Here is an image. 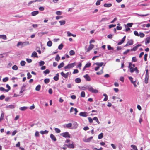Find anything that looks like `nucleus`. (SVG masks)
<instances>
[{"mask_svg": "<svg viewBox=\"0 0 150 150\" xmlns=\"http://www.w3.org/2000/svg\"><path fill=\"white\" fill-rule=\"evenodd\" d=\"M54 130L57 133H59L61 132V130L59 128H55Z\"/></svg>", "mask_w": 150, "mask_h": 150, "instance_id": "44", "label": "nucleus"}, {"mask_svg": "<svg viewBox=\"0 0 150 150\" xmlns=\"http://www.w3.org/2000/svg\"><path fill=\"white\" fill-rule=\"evenodd\" d=\"M93 119L95 120L98 124H100V122L98 121V119L97 117H94Z\"/></svg>", "mask_w": 150, "mask_h": 150, "instance_id": "29", "label": "nucleus"}, {"mask_svg": "<svg viewBox=\"0 0 150 150\" xmlns=\"http://www.w3.org/2000/svg\"><path fill=\"white\" fill-rule=\"evenodd\" d=\"M39 12L38 11H35L32 12L31 14L32 16H35L37 14H38Z\"/></svg>", "mask_w": 150, "mask_h": 150, "instance_id": "21", "label": "nucleus"}, {"mask_svg": "<svg viewBox=\"0 0 150 150\" xmlns=\"http://www.w3.org/2000/svg\"><path fill=\"white\" fill-rule=\"evenodd\" d=\"M8 78L7 77H6L3 79V81L4 82H6L8 80Z\"/></svg>", "mask_w": 150, "mask_h": 150, "instance_id": "49", "label": "nucleus"}, {"mask_svg": "<svg viewBox=\"0 0 150 150\" xmlns=\"http://www.w3.org/2000/svg\"><path fill=\"white\" fill-rule=\"evenodd\" d=\"M56 14L57 15H60L62 14V13L60 11H57L56 12Z\"/></svg>", "mask_w": 150, "mask_h": 150, "instance_id": "51", "label": "nucleus"}, {"mask_svg": "<svg viewBox=\"0 0 150 150\" xmlns=\"http://www.w3.org/2000/svg\"><path fill=\"white\" fill-rule=\"evenodd\" d=\"M41 86L40 85H38L35 88V90L36 91H39L41 88Z\"/></svg>", "mask_w": 150, "mask_h": 150, "instance_id": "25", "label": "nucleus"}, {"mask_svg": "<svg viewBox=\"0 0 150 150\" xmlns=\"http://www.w3.org/2000/svg\"><path fill=\"white\" fill-rule=\"evenodd\" d=\"M87 114L88 113L86 112H81L79 114L80 116L84 117H86L88 115Z\"/></svg>", "mask_w": 150, "mask_h": 150, "instance_id": "8", "label": "nucleus"}, {"mask_svg": "<svg viewBox=\"0 0 150 150\" xmlns=\"http://www.w3.org/2000/svg\"><path fill=\"white\" fill-rule=\"evenodd\" d=\"M68 148H74V146L73 144V142H72V144L66 145Z\"/></svg>", "mask_w": 150, "mask_h": 150, "instance_id": "10", "label": "nucleus"}, {"mask_svg": "<svg viewBox=\"0 0 150 150\" xmlns=\"http://www.w3.org/2000/svg\"><path fill=\"white\" fill-rule=\"evenodd\" d=\"M103 67H102V69L99 72H96V74L98 75H100L102 74L103 73Z\"/></svg>", "mask_w": 150, "mask_h": 150, "instance_id": "32", "label": "nucleus"}, {"mask_svg": "<svg viewBox=\"0 0 150 150\" xmlns=\"http://www.w3.org/2000/svg\"><path fill=\"white\" fill-rule=\"evenodd\" d=\"M93 137H90L87 139H83V141L86 142H89L92 139Z\"/></svg>", "mask_w": 150, "mask_h": 150, "instance_id": "11", "label": "nucleus"}, {"mask_svg": "<svg viewBox=\"0 0 150 150\" xmlns=\"http://www.w3.org/2000/svg\"><path fill=\"white\" fill-rule=\"evenodd\" d=\"M112 6V4L111 3H105L104 4V6L106 7H110Z\"/></svg>", "mask_w": 150, "mask_h": 150, "instance_id": "17", "label": "nucleus"}, {"mask_svg": "<svg viewBox=\"0 0 150 150\" xmlns=\"http://www.w3.org/2000/svg\"><path fill=\"white\" fill-rule=\"evenodd\" d=\"M31 57H38V56H37V52L35 51L33 52L32 53Z\"/></svg>", "mask_w": 150, "mask_h": 150, "instance_id": "14", "label": "nucleus"}, {"mask_svg": "<svg viewBox=\"0 0 150 150\" xmlns=\"http://www.w3.org/2000/svg\"><path fill=\"white\" fill-rule=\"evenodd\" d=\"M91 66V63H87L85 66V68H88L90 67Z\"/></svg>", "mask_w": 150, "mask_h": 150, "instance_id": "47", "label": "nucleus"}, {"mask_svg": "<svg viewBox=\"0 0 150 150\" xmlns=\"http://www.w3.org/2000/svg\"><path fill=\"white\" fill-rule=\"evenodd\" d=\"M12 69L14 70H16L18 69V67L17 65H15L12 67Z\"/></svg>", "mask_w": 150, "mask_h": 150, "instance_id": "37", "label": "nucleus"}, {"mask_svg": "<svg viewBox=\"0 0 150 150\" xmlns=\"http://www.w3.org/2000/svg\"><path fill=\"white\" fill-rule=\"evenodd\" d=\"M47 46L49 47H51L52 45V42L51 41H48L47 43Z\"/></svg>", "mask_w": 150, "mask_h": 150, "instance_id": "33", "label": "nucleus"}, {"mask_svg": "<svg viewBox=\"0 0 150 150\" xmlns=\"http://www.w3.org/2000/svg\"><path fill=\"white\" fill-rule=\"evenodd\" d=\"M94 45L92 44H90V45L88 47H89L91 50L93 48Z\"/></svg>", "mask_w": 150, "mask_h": 150, "instance_id": "61", "label": "nucleus"}, {"mask_svg": "<svg viewBox=\"0 0 150 150\" xmlns=\"http://www.w3.org/2000/svg\"><path fill=\"white\" fill-rule=\"evenodd\" d=\"M85 96V93L84 91H82L81 93V96L82 97H84Z\"/></svg>", "mask_w": 150, "mask_h": 150, "instance_id": "43", "label": "nucleus"}, {"mask_svg": "<svg viewBox=\"0 0 150 150\" xmlns=\"http://www.w3.org/2000/svg\"><path fill=\"white\" fill-rule=\"evenodd\" d=\"M78 72H79L78 70L77 69H75L74 70V71L73 72V74H75L77 73Z\"/></svg>", "mask_w": 150, "mask_h": 150, "instance_id": "60", "label": "nucleus"}, {"mask_svg": "<svg viewBox=\"0 0 150 150\" xmlns=\"http://www.w3.org/2000/svg\"><path fill=\"white\" fill-rule=\"evenodd\" d=\"M75 65L74 63H71L67 65L64 67L65 69H69L74 67Z\"/></svg>", "mask_w": 150, "mask_h": 150, "instance_id": "4", "label": "nucleus"}, {"mask_svg": "<svg viewBox=\"0 0 150 150\" xmlns=\"http://www.w3.org/2000/svg\"><path fill=\"white\" fill-rule=\"evenodd\" d=\"M128 78L131 83L134 85L135 87H136L137 86L136 84V81H133V78L132 77H129Z\"/></svg>", "mask_w": 150, "mask_h": 150, "instance_id": "6", "label": "nucleus"}, {"mask_svg": "<svg viewBox=\"0 0 150 150\" xmlns=\"http://www.w3.org/2000/svg\"><path fill=\"white\" fill-rule=\"evenodd\" d=\"M69 54L70 55H74L75 54V52L73 50H71L69 51Z\"/></svg>", "mask_w": 150, "mask_h": 150, "instance_id": "30", "label": "nucleus"}, {"mask_svg": "<svg viewBox=\"0 0 150 150\" xmlns=\"http://www.w3.org/2000/svg\"><path fill=\"white\" fill-rule=\"evenodd\" d=\"M150 41V37H148L146 38L145 40V43L147 44L149 43Z\"/></svg>", "mask_w": 150, "mask_h": 150, "instance_id": "15", "label": "nucleus"}, {"mask_svg": "<svg viewBox=\"0 0 150 150\" xmlns=\"http://www.w3.org/2000/svg\"><path fill=\"white\" fill-rule=\"evenodd\" d=\"M66 127L67 128H69L71 127L72 125V124L71 123H69L66 124Z\"/></svg>", "mask_w": 150, "mask_h": 150, "instance_id": "45", "label": "nucleus"}, {"mask_svg": "<svg viewBox=\"0 0 150 150\" xmlns=\"http://www.w3.org/2000/svg\"><path fill=\"white\" fill-rule=\"evenodd\" d=\"M149 76H145L144 79V82L145 83L147 84L148 82Z\"/></svg>", "mask_w": 150, "mask_h": 150, "instance_id": "23", "label": "nucleus"}, {"mask_svg": "<svg viewBox=\"0 0 150 150\" xmlns=\"http://www.w3.org/2000/svg\"><path fill=\"white\" fill-rule=\"evenodd\" d=\"M88 89L89 91L93 93H96L98 92V90L94 89L92 87H88Z\"/></svg>", "mask_w": 150, "mask_h": 150, "instance_id": "3", "label": "nucleus"}, {"mask_svg": "<svg viewBox=\"0 0 150 150\" xmlns=\"http://www.w3.org/2000/svg\"><path fill=\"white\" fill-rule=\"evenodd\" d=\"M39 65L41 66L42 65H43L44 64V62L43 61H41L39 62Z\"/></svg>", "mask_w": 150, "mask_h": 150, "instance_id": "55", "label": "nucleus"}, {"mask_svg": "<svg viewBox=\"0 0 150 150\" xmlns=\"http://www.w3.org/2000/svg\"><path fill=\"white\" fill-rule=\"evenodd\" d=\"M44 73L45 74H48L50 73V71L48 69H47L44 71Z\"/></svg>", "mask_w": 150, "mask_h": 150, "instance_id": "53", "label": "nucleus"}, {"mask_svg": "<svg viewBox=\"0 0 150 150\" xmlns=\"http://www.w3.org/2000/svg\"><path fill=\"white\" fill-rule=\"evenodd\" d=\"M108 49L109 50H113V48L110 45L108 46Z\"/></svg>", "mask_w": 150, "mask_h": 150, "instance_id": "56", "label": "nucleus"}, {"mask_svg": "<svg viewBox=\"0 0 150 150\" xmlns=\"http://www.w3.org/2000/svg\"><path fill=\"white\" fill-rule=\"evenodd\" d=\"M20 45L21 46V47H23L24 43H23V42H18L17 45V47H19Z\"/></svg>", "mask_w": 150, "mask_h": 150, "instance_id": "22", "label": "nucleus"}, {"mask_svg": "<svg viewBox=\"0 0 150 150\" xmlns=\"http://www.w3.org/2000/svg\"><path fill=\"white\" fill-rule=\"evenodd\" d=\"M103 95L105 96V98L103 99V101H107L108 99V96L105 93H104Z\"/></svg>", "mask_w": 150, "mask_h": 150, "instance_id": "26", "label": "nucleus"}, {"mask_svg": "<svg viewBox=\"0 0 150 150\" xmlns=\"http://www.w3.org/2000/svg\"><path fill=\"white\" fill-rule=\"evenodd\" d=\"M104 63L103 62H96L94 63V64L99 66V67L102 66L103 64Z\"/></svg>", "mask_w": 150, "mask_h": 150, "instance_id": "18", "label": "nucleus"}, {"mask_svg": "<svg viewBox=\"0 0 150 150\" xmlns=\"http://www.w3.org/2000/svg\"><path fill=\"white\" fill-rule=\"evenodd\" d=\"M27 108L26 107H21L20 108V109L21 111H24Z\"/></svg>", "mask_w": 150, "mask_h": 150, "instance_id": "39", "label": "nucleus"}, {"mask_svg": "<svg viewBox=\"0 0 150 150\" xmlns=\"http://www.w3.org/2000/svg\"><path fill=\"white\" fill-rule=\"evenodd\" d=\"M135 64H132L131 62L129 63V68L130 71L131 73H132L135 71L136 73L138 74L139 72V71L137 67H135Z\"/></svg>", "mask_w": 150, "mask_h": 150, "instance_id": "1", "label": "nucleus"}, {"mask_svg": "<svg viewBox=\"0 0 150 150\" xmlns=\"http://www.w3.org/2000/svg\"><path fill=\"white\" fill-rule=\"evenodd\" d=\"M60 74L62 76L64 77L66 79L68 78L69 74V73L67 72V73L65 74L63 72H62Z\"/></svg>", "mask_w": 150, "mask_h": 150, "instance_id": "7", "label": "nucleus"}, {"mask_svg": "<svg viewBox=\"0 0 150 150\" xmlns=\"http://www.w3.org/2000/svg\"><path fill=\"white\" fill-rule=\"evenodd\" d=\"M40 132L41 134H44L47 133L48 132V131L47 130H45L44 131H41Z\"/></svg>", "mask_w": 150, "mask_h": 150, "instance_id": "36", "label": "nucleus"}, {"mask_svg": "<svg viewBox=\"0 0 150 150\" xmlns=\"http://www.w3.org/2000/svg\"><path fill=\"white\" fill-rule=\"evenodd\" d=\"M149 15V14H147L144 15L143 14H138V15L139 16H140V17H144V16H147Z\"/></svg>", "mask_w": 150, "mask_h": 150, "instance_id": "59", "label": "nucleus"}, {"mask_svg": "<svg viewBox=\"0 0 150 150\" xmlns=\"http://www.w3.org/2000/svg\"><path fill=\"white\" fill-rule=\"evenodd\" d=\"M60 135L64 138H70L71 137L69 133L67 132L61 133Z\"/></svg>", "mask_w": 150, "mask_h": 150, "instance_id": "2", "label": "nucleus"}, {"mask_svg": "<svg viewBox=\"0 0 150 150\" xmlns=\"http://www.w3.org/2000/svg\"><path fill=\"white\" fill-rule=\"evenodd\" d=\"M64 65V64L63 62L61 63L58 66V68L60 69L61 68L63 67Z\"/></svg>", "mask_w": 150, "mask_h": 150, "instance_id": "24", "label": "nucleus"}, {"mask_svg": "<svg viewBox=\"0 0 150 150\" xmlns=\"http://www.w3.org/2000/svg\"><path fill=\"white\" fill-rule=\"evenodd\" d=\"M63 46V45L62 43L60 44L58 46V48L59 50H61Z\"/></svg>", "mask_w": 150, "mask_h": 150, "instance_id": "52", "label": "nucleus"}, {"mask_svg": "<svg viewBox=\"0 0 150 150\" xmlns=\"http://www.w3.org/2000/svg\"><path fill=\"white\" fill-rule=\"evenodd\" d=\"M133 44V41L132 40H130L128 41L126 44L124 46V47H126L129 45H132Z\"/></svg>", "mask_w": 150, "mask_h": 150, "instance_id": "5", "label": "nucleus"}, {"mask_svg": "<svg viewBox=\"0 0 150 150\" xmlns=\"http://www.w3.org/2000/svg\"><path fill=\"white\" fill-rule=\"evenodd\" d=\"M131 147L132 148V149H131V150H138L137 147L135 145H131Z\"/></svg>", "mask_w": 150, "mask_h": 150, "instance_id": "16", "label": "nucleus"}, {"mask_svg": "<svg viewBox=\"0 0 150 150\" xmlns=\"http://www.w3.org/2000/svg\"><path fill=\"white\" fill-rule=\"evenodd\" d=\"M88 119L89 120V122L90 123H91L93 122V119L91 118V117H88Z\"/></svg>", "mask_w": 150, "mask_h": 150, "instance_id": "48", "label": "nucleus"}, {"mask_svg": "<svg viewBox=\"0 0 150 150\" xmlns=\"http://www.w3.org/2000/svg\"><path fill=\"white\" fill-rule=\"evenodd\" d=\"M132 62H137V59L135 57H133L132 58Z\"/></svg>", "mask_w": 150, "mask_h": 150, "instance_id": "28", "label": "nucleus"}, {"mask_svg": "<svg viewBox=\"0 0 150 150\" xmlns=\"http://www.w3.org/2000/svg\"><path fill=\"white\" fill-rule=\"evenodd\" d=\"M148 56V55L147 54H145L144 55V60L145 61H146L147 60V57Z\"/></svg>", "mask_w": 150, "mask_h": 150, "instance_id": "62", "label": "nucleus"}, {"mask_svg": "<svg viewBox=\"0 0 150 150\" xmlns=\"http://www.w3.org/2000/svg\"><path fill=\"white\" fill-rule=\"evenodd\" d=\"M26 61L28 63H30L32 62V60L30 59L27 58L26 59Z\"/></svg>", "mask_w": 150, "mask_h": 150, "instance_id": "64", "label": "nucleus"}, {"mask_svg": "<svg viewBox=\"0 0 150 150\" xmlns=\"http://www.w3.org/2000/svg\"><path fill=\"white\" fill-rule=\"evenodd\" d=\"M75 81L76 83H80L81 82V79L79 78H76L75 79Z\"/></svg>", "mask_w": 150, "mask_h": 150, "instance_id": "27", "label": "nucleus"}, {"mask_svg": "<svg viewBox=\"0 0 150 150\" xmlns=\"http://www.w3.org/2000/svg\"><path fill=\"white\" fill-rule=\"evenodd\" d=\"M60 59V57L59 56V55L57 54L56 55L55 58V60L57 61H59Z\"/></svg>", "mask_w": 150, "mask_h": 150, "instance_id": "31", "label": "nucleus"}, {"mask_svg": "<svg viewBox=\"0 0 150 150\" xmlns=\"http://www.w3.org/2000/svg\"><path fill=\"white\" fill-rule=\"evenodd\" d=\"M27 79H29L32 77V75L30 74L29 72L27 74Z\"/></svg>", "mask_w": 150, "mask_h": 150, "instance_id": "50", "label": "nucleus"}, {"mask_svg": "<svg viewBox=\"0 0 150 150\" xmlns=\"http://www.w3.org/2000/svg\"><path fill=\"white\" fill-rule=\"evenodd\" d=\"M0 38H2L4 40H6L7 39V37L5 35H0Z\"/></svg>", "mask_w": 150, "mask_h": 150, "instance_id": "19", "label": "nucleus"}, {"mask_svg": "<svg viewBox=\"0 0 150 150\" xmlns=\"http://www.w3.org/2000/svg\"><path fill=\"white\" fill-rule=\"evenodd\" d=\"M0 90L1 91H5L6 92H8V90H7L6 89H4L3 87H0Z\"/></svg>", "mask_w": 150, "mask_h": 150, "instance_id": "40", "label": "nucleus"}, {"mask_svg": "<svg viewBox=\"0 0 150 150\" xmlns=\"http://www.w3.org/2000/svg\"><path fill=\"white\" fill-rule=\"evenodd\" d=\"M61 25H64L65 23V21L64 20H62L59 21Z\"/></svg>", "mask_w": 150, "mask_h": 150, "instance_id": "35", "label": "nucleus"}, {"mask_svg": "<svg viewBox=\"0 0 150 150\" xmlns=\"http://www.w3.org/2000/svg\"><path fill=\"white\" fill-rule=\"evenodd\" d=\"M116 26V24H111L109 25V29Z\"/></svg>", "mask_w": 150, "mask_h": 150, "instance_id": "54", "label": "nucleus"}, {"mask_svg": "<svg viewBox=\"0 0 150 150\" xmlns=\"http://www.w3.org/2000/svg\"><path fill=\"white\" fill-rule=\"evenodd\" d=\"M84 77L86 79V81H90L91 80V79L89 76V75L86 74L84 76Z\"/></svg>", "mask_w": 150, "mask_h": 150, "instance_id": "12", "label": "nucleus"}, {"mask_svg": "<svg viewBox=\"0 0 150 150\" xmlns=\"http://www.w3.org/2000/svg\"><path fill=\"white\" fill-rule=\"evenodd\" d=\"M50 137L52 139V140L54 141H56V138L54 136V135L53 134H51L50 135Z\"/></svg>", "mask_w": 150, "mask_h": 150, "instance_id": "13", "label": "nucleus"}, {"mask_svg": "<svg viewBox=\"0 0 150 150\" xmlns=\"http://www.w3.org/2000/svg\"><path fill=\"white\" fill-rule=\"evenodd\" d=\"M25 86H23L21 88V90L20 91V93H23L25 91Z\"/></svg>", "mask_w": 150, "mask_h": 150, "instance_id": "46", "label": "nucleus"}, {"mask_svg": "<svg viewBox=\"0 0 150 150\" xmlns=\"http://www.w3.org/2000/svg\"><path fill=\"white\" fill-rule=\"evenodd\" d=\"M25 62L24 61H22L20 62L21 65L22 66H25Z\"/></svg>", "mask_w": 150, "mask_h": 150, "instance_id": "42", "label": "nucleus"}, {"mask_svg": "<svg viewBox=\"0 0 150 150\" xmlns=\"http://www.w3.org/2000/svg\"><path fill=\"white\" fill-rule=\"evenodd\" d=\"M130 50L129 49H127L126 51H125L123 52V54L124 55H126V54L128 52H129Z\"/></svg>", "mask_w": 150, "mask_h": 150, "instance_id": "58", "label": "nucleus"}, {"mask_svg": "<svg viewBox=\"0 0 150 150\" xmlns=\"http://www.w3.org/2000/svg\"><path fill=\"white\" fill-rule=\"evenodd\" d=\"M50 80L49 79L46 78L44 80V82L46 84H47L50 82Z\"/></svg>", "mask_w": 150, "mask_h": 150, "instance_id": "34", "label": "nucleus"}, {"mask_svg": "<svg viewBox=\"0 0 150 150\" xmlns=\"http://www.w3.org/2000/svg\"><path fill=\"white\" fill-rule=\"evenodd\" d=\"M15 106L13 105H10L7 106V108L10 109H13L14 108Z\"/></svg>", "mask_w": 150, "mask_h": 150, "instance_id": "57", "label": "nucleus"}, {"mask_svg": "<svg viewBox=\"0 0 150 150\" xmlns=\"http://www.w3.org/2000/svg\"><path fill=\"white\" fill-rule=\"evenodd\" d=\"M103 136V134L102 133H101L100 134L98 135V138L99 139H102Z\"/></svg>", "mask_w": 150, "mask_h": 150, "instance_id": "38", "label": "nucleus"}, {"mask_svg": "<svg viewBox=\"0 0 150 150\" xmlns=\"http://www.w3.org/2000/svg\"><path fill=\"white\" fill-rule=\"evenodd\" d=\"M5 98V96L4 95H1L0 96V100H2Z\"/></svg>", "mask_w": 150, "mask_h": 150, "instance_id": "63", "label": "nucleus"}, {"mask_svg": "<svg viewBox=\"0 0 150 150\" xmlns=\"http://www.w3.org/2000/svg\"><path fill=\"white\" fill-rule=\"evenodd\" d=\"M102 1L103 0H98L95 4L96 5L98 6L100 5V1Z\"/></svg>", "mask_w": 150, "mask_h": 150, "instance_id": "41", "label": "nucleus"}, {"mask_svg": "<svg viewBox=\"0 0 150 150\" xmlns=\"http://www.w3.org/2000/svg\"><path fill=\"white\" fill-rule=\"evenodd\" d=\"M141 46V45L138 44L136 46L133 47V48L131 49H130V51H135L138 48V47L140 46Z\"/></svg>", "mask_w": 150, "mask_h": 150, "instance_id": "9", "label": "nucleus"}, {"mask_svg": "<svg viewBox=\"0 0 150 150\" xmlns=\"http://www.w3.org/2000/svg\"><path fill=\"white\" fill-rule=\"evenodd\" d=\"M67 36L69 37L70 36H72L73 37H75L76 36V35L75 34H71L70 32L69 31H68L67 32Z\"/></svg>", "mask_w": 150, "mask_h": 150, "instance_id": "20", "label": "nucleus"}]
</instances>
